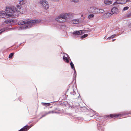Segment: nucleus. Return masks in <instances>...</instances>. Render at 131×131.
Segmentation results:
<instances>
[{
  "mask_svg": "<svg viewBox=\"0 0 131 131\" xmlns=\"http://www.w3.org/2000/svg\"><path fill=\"white\" fill-rule=\"evenodd\" d=\"M94 15L93 14H91L89 15L88 16V19H91L94 18Z\"/></svg>",
  "mask_w": 131,
  "mask_h": 131,
  "instance_id": "nucleus-17",
  "label": "nucleus"
},
{
  "mask_svg": "<svg viewBox=\"0 0 131 131\" xmlns=\"http://www.w3.org/2000/svg\"><path fill=\"white\" fill-rule=\"evenodd\" d=\"M5 11L6 13H9V14L13 15L12 17H14L13 14L15 12V8L14 6L6 7L5 9Z\"/></svg>",
  "mask_w": 131,
  "mask_h": 131,
  "instance_id": "nucleus-4",
  "label": "nucleus"
},
{
  "mask_svg": "<svg viewBox=\"0 0 131 131\" xmlns=\"http://www.w3.org/2000/svg\"><path fill=\"white\" fill-rule=\"evenodd\" d=\"M69 56L67 54H65L63 56V59L64 61L67 63L69 62V61L68 60L69 58Z\"/></svg>",
  "mask_w": 131,
  "mask_h": 131,
  "instance_id": "nucleus-10",
  "label": "nucleus"
},
{
  "mask_svg": "<svg viewBox=\"0 0 131 131\" xmlns=\"http://www.w3.org/2000/svg\"><path fill=\"white\" fill-rule=\"evenodd\" d=\"M71 15L69 13L62 14L60 15L57 17L56 20L59 22H63L66 21V19L69 17V16Z\"/></svg>",
  "mask_w": 131,
  "mask_h": 131,
  "instance_id": "nucleus-2",
  "label": "nucleus"
},
{
  "mask_svg": "<svg viewBox=\"0 0 131 131\" xmlns=\"http://www.w3.org/2000/svg\"><path fill=\"white\" fill-rule=\"evenodd\" d=\"M83 30H82L74 32H73V34L76 35H81L83 34Z\"/></svg>",
  "mask_w": 131,
  "mask_h": 131,
  "instance_id": "nucleus-13",
  "label": "nucleus"
},
{
  "mask_svg": "<svg viewBox=\"0 0 131 131\" xmlns=\"http://www.w3.org/2000/svg\"><path fill=\"white\" fill-rule=\"evenodd\" d=\"M88 36V34H85L81 36V38H83L86 37Z\"/></svg>",
  "mask_w": 131,
  "mask_h": 131,
  "instance_id": "nucleus-23",
  "label": "nucleus"
},
{
  "mask_svg": "<svg viewBox=\"0 0 131 131\" xmlns=\"http://www.w3.org/2000/svg\"><path fill=\"white\" fill-rule=\"evenodd\" d=\"M6 29V28H2V29L0 30V34L2 32L4 31Z\"/></svg>",
  "mask_w": 131,
  "mask_h": 131,
  "instance_id": "nucleus-25",
  "label": "nucleus"
},
{
  "mask_svg": "<svg viewBox=\"0 0 131 131\" xmlns=\"http://www.w3.org/2000/svg\"><path fill=\"white\" fill-rule=\"evenodd\" d=\"M104 2L106 5H110L112 3V1L110 0H104Z\"/></svg>",
  "mask_w": 131,
  "mask_h": 131,
  "instance_id": "nucleus-14",
  "label": "nucleus"
},
{
  "mask_svg": "<svg viewBox=\"0 0 131 131\" xmlns=\"http://www.w3.org/2000/svg\"><path fill=\"white\" fill-rule=\"evenodd\" d=\"M104 12V10L102 9H99L95 7H94L93 13L95 14H101Z\"/></svg>",
  "mask_w": 131,
  "mask_h": 131,
  "instance_id": "nucleus-6",
  "label": "nucleus"
},
{
  "mask_svg": "<svg viewBox=\"0 0 131 131\" xmlns=\"http://www.w3.org/2000/svg\"><path fill=\"white\" fill-rule=\"evenodd\" d=\"M14 53H11L9 56V58H12V57L14 55Z\"/></svg>",
  "mask_w": 131,
  "mask_h": 131,
  "instance_id": "nucleus-26",
  "label": "nucleus"
},
{
  "mask_svg": "<svg viewBox=\"0 0 131 131\" xmlns=\"http://www.w3.org/2000/svg\"><path fill=\"white\" fill-rule=\"evenodd\" d=\"M129 8V7H127V6H126V7H124L123 9V11H125V10H128Z\"/></svg>",
  "mask_w": 131,
  "mask_h": 131,
  "instance_id": "nucleus-24",
  "label": "nucleus"
},
{
  "mask_svg": "<svg viewBox=\"0 0 131 131\" xmlns=\"http://www.w3.org/2000/svg\"><path fill=\"white\" fill-rule=\"evenodd\" d=\"M54 113V112L53 111H49L48 112L46 113L44 115H43L42 116V117L41 118H41L42 117L45 116V115H47L48 114H49L51 113Z\"/></svg>",
  "mask_w": 131,
  "mask_h": 131,
  "instance_id": "nucleus-18",
  "label": "nucleus"
},
{
  "mask_svg": "<svg viewBox=\"0 0 131 131\" xmlns=\"http://www.w3.org/2000/svg\"><path fill=\"white\" fill-rule=\"evenodd\" d=\"M8 22H9L8 20H6L3 23V24H6Z\"/></svg>",
  "mask_w": 131,
  "mask_h": 131,
  "instance_id": "nucleus-29",
  "label": "nucleus"
},
{
  "mask_svg": "<svg viewBox=\"0 0 131 131\" xmlns=\"http://www.w3.org/2000/svg\"><path fill=\"white\" fill-rule=\"evenodd\" d=\"M120 2L117 1H115L113 4V5H115L117 4H126L127 2H128V0H119Z\"/></svg>",
  "mask_w": 131,
  "mask_h": 131,
  "instance_id": "nucleus-7",
  "label": "nucleus"
},
{
  "mask_svg": "<svg viewBox=\"0 0 131 131\" xmlns=\"http://www.w3.org/2000/svg\"><path fill=\"white\" fill-rule=\"evenodd\" d=\"M104 38L105 39H107V38H106V36H105V37H104Z\"/></svg>",
  "mask_w": 131,
  "mask_h": 131,
  "instance_id": "nucleus-32",
  "label": "nucleus"
},
{
  "mask_svg": "<svg viewBox=\"0 0 131 131\" xmlns=\"http://www.w3.org/2000/svg\"><path fill=\"white\" fill-rule=\"evenodd\" d=\"M128 2H131V0H128Z\"/></svg>",
  "mask_w": 131,
  "mask_h": 131,
  "instance_id": "nucleus-31",
  "label": "nucleus"
},
{
  "mask_svg": "<svg viewBox=\"0 0 131 131\" xmlns=\"http://www.w3.org/2000/svg\"><path fill=\"white\" fill-rule=\"evenodd\" d=\"M29 128L28 126H25L24 127L19 131H27Z\"/></svg>",
  "mask_w": 131,
  "mask_h": 131,
  "instance_id": "nucleus-12",
  "label": "nucleus"
},
{
  "mask_svg": "<svg viewBox=\"0 0 131 131\" xmlns=\"http://www.w3.org/2000/svg\"><path fill=\"white\" fill-rule=\"evenodd\" d=\"M79 22V19H76L72 20V23L74 24H77Z\"/></svg>",
  "mask_w": 131,
  "mask_h": 131,
  "instance_id": "nucleus-16",
  "label": "nucleus"
},
{
  "mask_svg": "<svg viewBox=\"0 0 131 131\" xmlns=\"http://www.w3.org/2000/svg\"><path fill=\"white\" fill-rule=\"evenodd\" d=\"M39 3L46 10L47 9L49 8V5L48 2L46 0H40Z\"/></svg>",
  "mask_w": 131,
  "mask_h": 131,
  "instance_id": "nucleus-3",
  "label": "nucleus"
},
{
  "mask_svg": "<svg viewBox=\"0 0 131 131\" xmlns=\"http://www.w3.org/2000/svg\"><path fill=\"white\" fill-rule=\"evenodd\" d=\"M70 65L71 66V67L73 69H74V68H75L74 66L73 63L72 62H71L70 63Z\"/></svg>",
  "mask_w": 131,
  "mask_h": 131,
  "instance_id": "nucleus-22",
  "label": "nucleus"
},
{
  "mask_svg": "<svg viewBox=\"0 0 131 131\" xmlns=\"http://www.w3.org/2000/svg\"><path fill=\"white\" fill-rule=\"evenodd\" d=\"M26 2V0H22L20 1L19 4H24Z\"/></svg>",
  "mask_w": 131,
  "mask_h": 131,
  "instance_id": "nucleus-19",
  "label": "nucleus"
},
{
  "mask_svg": "<svg viewBox=\"0 0 131 131\" xmlns=\"http://www.w3.org/2000/svg\"><path fill=\"white\" fill-rule=\"evenodd\" d=\"M70 0L72 1L73 2L75 3L78 2L79 1V0Z\"/></svg>",
  "mask_w": 131,
  "mask_h": 131,
  "instance_id": "nucleus-30",
  "label": "nucleus"
},
{
  "mask_svg": "<svg viewBox=\"0 0 131 131\" xmlns=\"http://www.w3.org/2000/svg\"><path fill=\"white\" fill-rule=\"evenodd\" d=\"M43 104L46 106H49L50 105V103H43Z\"/></svg>",
  "mask_w": 131,
  "mask_h": 131,
  "instance_id": "nucleus-27",
  "label": "nucleus"
},
{
  "mask_svg": "<svg viewBox=\"0 0 131 131\" xmlns=\"http://www.w3.org/2000/svg\"><path fill=\"white\" fill-rule=\"evenodd\" d=\"M118 115H116V114H110L109 116L111 118H113L115 117H116V116H118Z\"/></svg>",
  "mask_w": 131,
  "mask_h": 131,
  "instance_id": "nucleus-21",
  "label": "nucleus"
},
{
  "mask_svg": "<svg viewBox=\"0 0 131 131\" xmlns=\"http://www.w3.org/2000/svg\"><path fill=\"white\" fill-rule=\"evenodd\" d=\"M112 14L109 13H105L103 15V17L105 18H107L110 17L111 16Z\"/></svg>",
  "mask_w": 131,
  "mask_h": 131,
  "instance_id": "nucleus-11",
  "label": "nucleus"
},
{
  "mask_svg": "<svg viewBox=\"0 0 131 131\" xmlns=\"http://www.w3.org/2000/svg\"><path fill=\"white\" fill-rule=\"evenodd\" d=\"M111 12L113 14H117L119 13V11L118 8L116 7L112 8L111 10Z\"/></svg>",
  "mask_w": 131,
  "mask_h": 131,
  "instance_id": "nucleus-8",
  "label": "nucleus"
},
{
  "mask_svg": "<svg viewBox=\"0 0 131 131\" xmlns=\"http://www.w3.org/2000/svg\"><path fill=\"white\" fill-rule=\"evenodd\" d=\"M116 36V35L115 34H114L112 35L110 37H108L107 38V39H110L112 38H114L115 36Z\"/></svg>",
  "mask_w": 131,
  "mask_h": 131,
  "instance_id": "nucleus-20",
  "label": "nucleus"
},
{
  "mask_svg": "<svg viewBox=\"0 0 131 131\" xmlns=\"http://www.w3.org/2000/svg\"><path fill=\"white\" fill-rule=\"evenodd\" d=\"M114 40L113 39L112 40V41H114Z\"/></svg>",
  "mask_w": 131,
  "mask_h": 131,
  "instance_id": "nucleus-34",
  "label": "nucleus"
},
{
  "mask_svg": "<svg viewBox=\"0 0 131 131\" xmlns=\"http://www.w3.org/2000/svg\"><path fill=\"white\" fill-rule=\"evenodd\" d=\"M94 7V6H90L87 9L89 13H93Z\"/></svg>",
  "mask_w": 131,
  "mask_h": 131,
  "instance_id": "nucleus-9",
  "label": "nucleus"
},
{
  "mask_svg": "<svg viewBox=\"0 0 131 131\" xmlns=\"http://www.w3.org/2000/svg\"><path fill=\"white\" fill-rule=\"evenodd\" d=\"M12 15L8 14L4 11H0V18H8L10 17H12Z\"/></svg>",
  "mask_w": 131,
  "mask_h": 131,
  "instance_id": "nucleus-5",
  "label": "nucleus"
},
{
  "mask_svg": "<svg viewBox=\"0 0 131 131\" xmlns=\"http://www.w3.org/2000/svg\"><path fill=\"white\" fill-rule=\"evenodd\" d=\"M116 1H119V0H116Z\"/></svg>",
  "mask_w": 131,
  "mask_h": 131,
  "instance_id": "nucleus-33",
  "label": "nucleus"
},
{
  "mask_svg": "<svg viewBox=\"0 0 131 131\" xmlns=\"http://www.w3.org/2000/svg\"><path fill=\"white\" fill-rule=\"evenodd\" d=\"M40 21V20L30 21H28L26 20H20L18 23L20 25L17 27V29L19 30H24L29 28L33 25L39 23Z\"/></svg>",
  "mask_w": 131,
  "mask_h": 131,
  "instance_id": "nucleus-1",
  "label": "nucleus"
},
{
  "mask_svg": "<svg viewBox=\"0 0 131 131\" xmlns=\"http://www.w3.org/2000/svg\"><path fill=\"white\" fill-rule=\"evenodd\" d=\"M74 76L75 77H76V70H75V68H74Z\"/></svg>",
  "mask_w": 131,
  "mask_h": 131,
  "instance_id": "nucleus-28",
  "label": "nucleus"
},
{
  "mask_svg": "<svg viewBox=\"0 0 131 131\" xmlns=\"http://www.w3.org/2000/svg\"><path fill=\"white\" fill-rule=\"evenodd\" d=\"M83 16V15H81V16Z\"/></svg>",
  "mask_w": 131,
  "mask_h": 131,
  "instance_id": "nucleus-35",
  "label": "nucleus"
},
{
  "mask_svg": "<svg viewBox=\"0 0 131 131\" xmlns=\"http://www.w3.org/2000/svg\"><path fill=\"white\" fill-rule=\"evenodd\" d=\"M21 6V5H17L16 8V10L17 12H19L20 11V9Z\"/></svg>",
  "mask_w": 131,
  "mask_h": 131,
  "instance_id": "nucleus-15",
  "label": "nucleus"
}]
</instances>
